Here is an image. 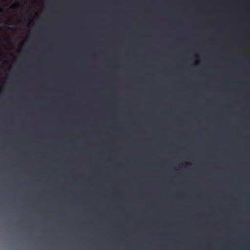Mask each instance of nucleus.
<instances>
[{"label":"nucleus","instance_id":"f03ea898","mask_svg":"<svg viewBox=\"0 0 250 250\" xmlns=\"http://www.w3.org/2000/svg\"><path fill=\"white\" fill-rule=\"evenodd\" d=\"M3 8L0 7V13H3Z\"/></svg>","mask_w":250,"mask_h":250},{"label":"nucleus","instance_id":"7ed1b4c3","mask_svg":"<svg viewBox=\"0 0 250 250\" xmlns=\"http://www.w3.org/2000/svg\"><path fill=\"white\" fill-rule=\"evenodd\" d=\"M243 248L244 249H247H247H249V247L247 246H245Z\"/></svg>","mask_w":250,"mask_h":250},{"label":"nucleus","instance_id":"f257e3e1","mask_svg":"<svg viewBox=\"0 0 250 250\" xmlns=\"http://www.w3.org/2000/svg\"><path fill=\"white\" fill-rule=\"evenodd\" d=\"M19 3L17 2L16 4H14L11 7L12 8H17L18 7H19Z\"/></svg>","mask_w":250,"mask_h":250}]
</instances>
